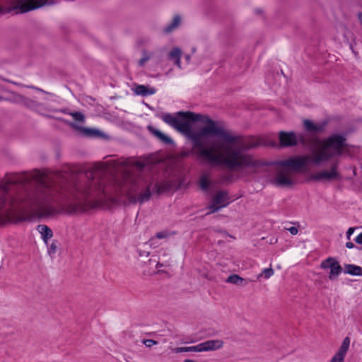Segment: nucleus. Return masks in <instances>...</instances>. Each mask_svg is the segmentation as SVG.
Wrapping results in <instances>:
<instances>
[{"mask_svg":"<svg viewBox=\"0 0 362 362\" xmlns=\"http://www.w3.org/2000/svg\"><path fill=\"white\" fill-rule=\"evenodd\" d=\"M173 188V185L170 182L163 181L161 182H156L153 187V191L158 195L163 194L165 192H169Z\"/></svg>","mask_w":362,"mask_h":362,"instance_id":"a211bd4d","label":"nucleus"},{"mask_svg":"<svg viewBox=\"0 0 362 362\" xmlns=\"http://www.w3.org/2000/svg\"><path fill=\"white\" fill-rule=\"evenodd\" d=\"M262 13L261 9L257 8V9L255 10V13L259 14V13Z\"/></svg>","mask_w":362,"mask_h":362,"instance_id":"c03bdc74","label":"nucleus"},{"mask_svg":"<svg viewBox=\"0 0 362 362\" xmlns=\"http://www.w3.org/2000/svg\"><path fill=\"white\" fill-rule=\"evenodd\" d=\"M37 230L41 234L44 243L47 245V241L53 236L51 228L46 225H38Z\"/></svg>","mask_w":362,"mask_h":362,"instance_id":"6ab92c4d","label":"nucleus"},{"mask_svg":"<svg viewBox=\"0 0 362 362\" xmlns=\"http://www.w3.org/2000/svg\"><path fill=\"white\" fill-rule=\"evenodd\" d=\"M71 115L74 118V119L76 122H84L85 117L84 115L80 112H74L71 113Z\"/></svg>","mask_w":362,"mask_h":362,"instance_id":"cd10ccee","label":"nucleus"},{"mask_svg":"<svg viewBox=\"0 0 362 362\" xmlns=\"http://www.w3.org/2000/svg\"><path fill=\"white\" fill-rule=\"evenodd\" d=\"M150 59L149 56H144L141 59H139L138 64L140 66H142L147 61Z\"/></svg>","mask_w":362,"mask_h":362,"instance_id":"473e14b6","label":"nucleus"},{"mask_svg":"<svg viewBox=\"0 0 362 362\" xmlns=\"http://www.w3.org/2000/svg\"><path fill=\"white\" fill-rule=\"evenodd\" d=\"M346 134L334 133L329 136L324 141L325 149L332 151L331 153L334 156H341L344 150L349 147L346 142Z\"/></svg>","mask_w":362,"mask_h":362,"instance_id":"20e7f679","label":"nucleus"},{"mask_svg":"<svg viewBox=\"0 0 362 362\" xmlns=\"http://www.w3.org/2000/svg\"><path fill=\"white\" fill-rule=\"evenodd\" d=\"M288 230L290 232L291 235H296L298 233V229L297 227L291 226L289 228H288Z\"/></svg>","mask_w":362,"mask_h":362,"instance_id":"72a5a7b5","label":"nucleus"},{"mask_svg":"<svg viewBox=\"0 0 362 362\" xmlns=\"http://www.w3.org/2000/svg\"><path fill=\"white\" fill-rule=\"evenodd\" d=\"M28 88H32V89H34V90H36L37 91H40V92H42V93H46V94H49V93H47V91L38 88V87H36V86H28Z\"/></svg>","mask_w":362,"mask_h":362,"instance_id":"4c0bfd02","label":"nucleus"},{"mask_svg":"<svg viewBox=\"0 0 362 362\" xmlns=\"http://www.w3.org/2000/svg\"><path fill=\"white\" fill-rule=\"evenodd\" d=\"M296 138H297V144L299 143L302 145H305L307 144V140L305 139V136L303 134H296Z\"/></svg>","mask_w":362,"mask_h":362,"instance_id":"c756f323","label":"nucleus"},{"mask_svg":"<svg viewBox=\"0 0 362 362\" xmlns=\"http://www.w3.org/2000/svg\"><path fill=\"white\" fill-rule=\"evenodd\" d=\"M162 119L190 139L196 156L211 165H224L230 170H235L272 164L245 153L258 147L259 142L243 143V136L233 134L208 115L178 111L175 116L170 113L164 114Z\"/></svg>","mask_w":362,"mask_h":362,"instance_id":"f257e3e1","label":"nucleus"},{"mask_svg":"<svg viewBox=\"0 0 362 362\" xmlns=\"http://www.w3.org/2000/svg\"><path fill=\"white\" fill-rule=\"evenodd\" d=\"M328 121L323 120L320 123H315L313 121L305 119L303 120V125L305 132L310 134H320L325 131Z\"/></svg>","mask_w":362,"mask_h":362,"instance_id":"9b49d317","label":"nucleus"},{"mask_svg":"<svg viewBox=\"0 0 362 362\" xmlns=\"http://www.w3.org/2000/svg\"><path fill=\"white\" fill-rule=\"evenodd\" d=\"M228 283H230L235 285L244 286L247 284L245 279L240 277L238 274H230L226 281Z\"/></svg>","mask_w":362,"mask_h":362,"instance_id":"b1692460","label":"nucleus"},{"mask_svg":"<svg viewBox=\"0 0 362 362\" xmlns=\"http://www.w3.org/2000/svg\"><path fill=\"white\" fill-rule=\"evenodd\" d=\"M151 185L152 183L150 182L144 187L136 185L132 186V191L134 192H137L139 189H144V192H141L138 195L128 193L127 198L129 203L135 204L139 202L141 204L149 201L152 195V192L151 191Z\"/></svg>","mask_w":362,"mask_h":362,"instance_id":"423d86ee","label":"nucleus"},{"mask_svg":"<svg viewBox=\"0 0 362 362\" xmlns=\"http://www.w3.org/2000/svg\"><path fill=\"white\" fill-rule=\"evenodd\" d=\"M142 343L146 346V347H151L153 345H156L158 344V342L153 339H143Z\"/></svg>","mask_w":362,"mask_h":362,"instance_id":"7c9ffc66","label":"nucleus"},{"mask_svg":"<svg viewBox=\"0 0 362 362\" xmlns=\"http://www.w3.org/2000/svg\"><path fill=\"white\" fill-rule=\"evenodd\" d=\"M341 179V175L339 172L322 170L315 174H311L308 177V180L319 182L325 180L331 182L334 180H340Z\"/></svg>","mask_w":362,"mask_h":362,"instance_id":"9d476101","label":"nucleus"},{"mask_svg":"<svg viewBox=\"0 0 362 362\" xmlns=\"http://www.w3.org/2000/svg\"><path fill=\"white\" fill-rule=\"evenodd\" d=\"M161 266H162V264H160L159 263H158L156 267L158 268V267H160Z\"/></svg>","mask_w":362,"mask_h":362,"instance_id":"49530a36","label":"nucleus"},{"mask_svg":"<svg viewBox=\"0 0 362 362\" xmlns=\"http://www.w3.org/2000/svg\"><path fill=\"white\" fill-rule=\"evenodd\" d=\"M42 188L43 191L37 190L27 192L25 198L22 200L23 207L37 211L40 216H53L57 213V209L52 204V197L45 185H43Z\"/></svg>","mask_w":362,"mask_h":362,"instance_id":"f03ea898","label":"nucleus"},{"mask_svg":"<svg viewBox=\"0 0 362 362\" xmlns=\"http://www.w3.org/2000/svg\"><path fill=\"white\" fill-rule=\"evenodd\" d=\"M148 131L156 137L159 141L165 144H174V141L168 135L165 134L161 131L157 129L152 125L147 126Z\"/></svg>","mask_w":362,"mask_h":362,"instance_id":"f3484780","label":"nucleus"},{"mask_svg":"<svg viewBox=\"0 0 362 362\" xmlns=\"http://www.w3.org/2000/svg\"><path fill=\"white\" fill-rule=\"evenodd\" d=\"M354 241L358 245H362V232L354 239Z\"/></svg>","mask_w":362,"mask_h":362,"instance_id":"c9c22d12","label":"nucleus"},{"mask_svg":"<svg viewBox=\"0 0 362 362\" xmlns=\"http://www.w3.org/2000/svg\"><path fill=\"white\" fill-rule=\"evenodd\" d=\"M308 156H293L286 160L271 163V165L274 164L296 173H300L306 170L308 165Z\"/></svg>","mask_w":362,"mask_h":362,"instance_id":"39448f33","label":"nucleus"},{"mask_svg":"<svg viewBox=\"0 0 362 362\" xmlns=\"http://www.w3.org/2000/svg\"><path fill=\"white\" fill-rule=\"evenodd\" d=\"M174 60H175V62H174L175 65H176L178 68L180 69L181 68V58H177Z\"/></svg>","mask_w":362,"mask_h":362,"instance_id":"ea45409f","label":"nucleus"},{"mask_svg":"<svg viewBox=\"0 0 362 362\" xmlns=\"http://www.w3.org/2000/svg\"><path fill=\"white\" fill-rule=\"evenodd\" d=\"M346 247L349 249H352L354 247H356L355 245L352 242H347L346 243ZM356 248H358V250H362V247H356Z\"/></svg>","mask_w":362,"mask_h":362,"instance_id":"f704fd0d","label":"nucleus"},{"mask_svg":"<svg viewBox=\"0 0 362 362\" xmlns=\"http://www.w3.org/2000/svg\"><path fill=\"white\" fill-rule=\"evenodd\" d=\"M90 182L76 184L71 189V199L65 204L69 214L83 213L92 207L89 198L93 194Z\"/></svg>","mask_w":362,"mask_h":362,"instance_id":"7ed1b4c3","label":"nucleus"},{"mask_svg":"<svg viewBox=\"0 0 362 362\" xmlns=\"http://www.w3.org/2000/svg\"><path fill=\"white\" fill-rule=\"evenodd\" d=\"M168 236H169V233H168V231H166V230L158 232L155 235V238H158V239L165 238Z\"/></svg>","mask_w":362,"mask_h":362,"instance_id":"2f4dec72","label":"nucleus"},{"mask_svg":"<svg viewBox=\"0 0 362 362\" xmlns=\"http://www.w3.org/2000/svg\"><path fill=\"white\" fill-rule=\"evenodd\" d=\"M337 168H338V163L336 162V163H334L332 164V166H331L330 170L329 171L338 172L337 171Z\"/></svg>","mask_w":362,"mask_h":362,"instance_id":"e433bc0d","label":"nucleus"},{"mask_svg":"<svg viewBox=\"0 0 362 362\" xmlns=\"http://www.w3.org/2000/svg\"><path fill=\"white\" fill-rule=\"evenodd\" d=\"M274 274V270L272 268L264 269L261 275H264L265 279L271 277Z\"/></svg>","mask_w":362,"mask_h":362,"instance_id":"c85d7f7f","label":"nucleus"},{"mask_svg":"<svg viewBox=\"0 0 362 362\" xmlns=\"http://www.w3.org/2000/svg\"><path fill=\"white\" fill-rule=\"evenodd\" d=\"M192 153H194V151H193V150H191L189 151L184 153L183 156H189L190 154H192Z\"/></svg>","mask_w":362,"mask_h":362,"instance_id":"79ce46f5","label":"nucleus"},{"mask_svg":"<svg viewBox=\"0 0 362 362\" xmlns=\"http://www.w3.org/2000/svg\"><path fill=\"white\" fill-rule=\"evenodd\" d=\"M230 203L227 191L219 190L213 197L211 204L209 206V213L218 212L221 209L226 207Z\"/></svg>","mask_w":362,"mask_h":362,"instance_id":"6e6552de","label":"nucleus"},{"mask_svg":"<svg viewBox=\"0 0 362 362\" xmlns=\"http://www.w3.org/2000/svg\"><path fill=\"white\" fill-rule=\"evenodd\" d=\"M278 136L279 143L272 141L270 144L271 146L284 148L297 146L296 133L293 131H280L278 134Z\"/></svg>","mask_w":362,"mask_h":362,"instance_id":"0eeeda50","label":"nucleus"},{"mask_svg":"<svg viewBox=\"0 0 362 362\" xmlns=\"http://www.w3.org/2000/svg\"><path fill=\"white\" fill-rule=\"evenodd\" d=\"M150 252H146V251H141L139 250V255L140 257H148L149 255Z\"/></svg>","mask_w":362,"mask_h":362,"instance_id":"a19ab883","label":"nucleus"},{"mask_svg":"<svg viewBox=\"0 0 362 362\" xmlns=\"http://www.w3.org/2000/svg\"><path fill=\"white\" fill-rule=\"evenodd\" d=\"M344 273L351 276H362V267L356 264H346Z\"/></svg>","mask_w":362,"mask_h":362,"instance_id":"aec40b11","label":"nucleus"},{"mask_svg":"<svg viewBox=\"0 0 362 362\" xmlns=\"http://www.w3.org/2000/svg\"><path fill=\"white\" fill-rule=\"evenodd\" d=\"M186 59L187 61H189L190 59V56L189 55H186Z\"/></svg>","mask_w":362,"mask_h":362,"instance_id":"a18cd8bd","label":"nucleus"},{"mask_svg":"<svg viewBox=\"0 0 362 362\" xmlns=\"http://www.w3.org/2000/svg\"><path fill=\"white\" fill-rule=\"evenodd\" d=\"M134 92L136 95L145 97L154 94L156 92V89L155 88H148L144 85H137Z\"/></svg>","mask_w":362,"mask_h":362,"instance_id":"412c9836","label":"nucleus"},{"mask_svg":"<svg viewBox=\"0 0 362 362\" xmlns=\"http://www.w3.org/2000/svg\"><path fill=\"white\" fill-rule=\"evenodd\" d=\"M200 344V347L202 348V352L218 350L223 347L224 343L221 339H211L202 342Z\"/></svg>","mask_w":362,"mask_h":362,"instance_id":"dca6fc26","label":"nucleus"},{"mask_svg":"<svg viewBox=\"0 0 362 362\" xmlns=\"http://www.w3.org/2000/svg\"><path fill=\"white\" fill-rule=\"evenodd\" d=\"M350 338L345 337L343 339L342 344L340 346L338 351L332 358V362H344L345 356L349 350L350 346Z\"/></svg>","mask_w":362,"mask_h":362,"instance_id":"4468645a","label":"nucleus"},{"mask_svg":"<svg viewBox=\"0 0 362 362\" xmlns=\"http://www.w3.org/2000/svg\"><path fill=\"white\" fill-rule=\"evenodd\" d=\"M69 125L74 129L80 130L86 136L88 137L97 138L105 136L104 132L99 129L80 127L76 125L74 122H70Z\"/></svg>","mask_w":362,"mask_h":362,"instance_id":"2eb2a0df","label":"nucleus"},{"mask_svg":"<svg viewBox=\"0 0 362 362\" xmlns=\"http://www.w3.org/2000/svg\"><path fill=\"white\" fill-rule=\"evenodd\" d=\"M334 156L328 149H325L324 148L321 152L316 153L313 157L309 156L308 164L313 163V165H319L322 163L329 161Z\"/></svg>","mask_w":362,"mask_h":362,"instance_id":"f8f14e48","label":"nucleus"},{"mask_svg":"<svg viewBox=\"0 0 362 362\" xmlns=\"http://www.w3.org/2000/svg\"><path fill=\"white\" fill-rule=\"evenodd\" d=\"M200 346L201 344L192 346L176 347L173 349V351L176 354L189 351L202 352V348Z\"/></svg>","mask_w":362,"mask_h":362,"instance_id":"5701e85b","label":"nucleus"},{"mask_svg":"<svg viewBox=\"0 0 362 362\" xmlns=\"http://www.w3.org/2000/svg\"><path fill=\"white\" fill-rule=\"evenodd\" d=\"M182 50L179 47H174L168 54L169 59H175L181 58Z\"/></svg>","mask_w":362,"mask_h":362,"instance_id":"bb28decb","label":"nucleus"},{"mask_svg":"<svg viewBox=\"0 0 362 362\" xmlns=\"http://www.w3.org/2000/svg\"><path fill=\"white\" fill-rule=\"evenodd\" d=\"M354 228H349L346 232V238L348 239H350V236L352 235V233H354Z\"/></svg>","mask_w":362,"mask_h":362,"instance_id":"58836bf2","label":"nucleus"},{"mask_svg":"<svg viewBox=\"0 0 362 362\" xmlns=\"http://www.w3.org/2000/svg\"><path fill=\"white\" fill-rule=\"evenodd\" d=\"M199 185L200 188L204 192H206L210 189L211 182L209 180L206 175H203L200 177Z\"/></svg>","mask_w":362,"mask_h":362,"instance_id":"393cba45","label":"nucleus"},{"mask_svg":"<svg viewBox=\"0 0 362 362\" xmlns=\"http://www.w3.org/2000/svg\"><path fill=\"white\" fill-rule=\"evenodd\" d=\"M16 1V0H1V3L8 4V3H11V2Z\"/></svg>","mask_w":362,"mask_h":362,"instance_id":"37998d69","label":"nucleus"},{"mask_svg":"<svg viewBox=\"0 0 362 362\" xmlns=\"http://www.w3.org/2000/svg\"><path fill=\"white\" fill-rule=\"evenodd\" d=\"M320 268L322 269H330L329 279L332 281L336 279L343 270L339 262L332 257L323 260L320 264Z\"/></svg>","mask_w":362,"mask_h":362,"instance_id":"1a4fd4ad","label":"nucleus"},{"mask_svg":"<svg viewBox=\"0 0 362 362\" xmlns=\"http://www.w3.org/2000/svg\"><path fill=\"white\" fill-rule=\"evenodd\" d=\"M59 245V242L57 240H52L51 244H49V245L47 243V246L48 254L49 255H54L58 250Z\"/></svg>","mask_w":362,"mask_h":362,"instance_id":"a878e982","label":"nucleus"},{"mask_svg":"<svg viewBox=\"0 0 362 362\" xmlns=\"http://www.w3.org/2000/svg\"><path fill=\"white\" fill-rule=\"evenodd\" d=\"M181 23V17L179 15H175L171 23H170L168 25H167L163 28V33H170L173 30H175L176 28H178L179 25Z\"/></svg>","mask_w":362,"mask_h":362,"instance_id":"4be33fe9","label":"nucleus"},{"mask_svg":"<svg viewBox=\"0 0 362 362\" xmlns=\"http://www.w3.org/2000/svg\"><path fill=\"white\" fill-rule=\"evenodd\" d=\"M271 183L276 187H289L293 185L294 182L284 172L279 171L276 176L271 180Z\"/></svg>","mask_w":362,"mask_h":362,"instance_id":"ddd939ff","label":"nucleus"}]
</instances>
